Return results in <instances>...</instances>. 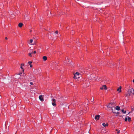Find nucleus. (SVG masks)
I'll return each mask as SVG.
<instances>
[{"label": "nucleus", "instance_id": "nucleus-1", "mask_svg": "<svg viewBox=\"0 0 134 134\" xmlns=\"http://www.w3.org/2000/svg\"><path fill=\"white\" fill-rule=\"evenodd\" d=\"M134 91V90L133 88L129 89L127 92V93L125 94L126 97H128L129 96H131V94H132V92Z\"/></svg>", "mask_w": 134, "mask_h": 134}, {"label": "nucleus", "instance_id": "nucleus-2", "mask_svg": "<svg viewBox=\"0 0 134 134\" xmlns=\"http://www.w3.org/2000/svg\"><path fill=\"white\" fill-rule=\"evenodd\" d=\"M115 105L114 103H109L107 106V107L108 108H110L111 109V110L113 111V107L114 108L115 107Z\"/></svg>", "mask_w": 134, "mask_h": 134}, {"label": "nucleus", "instance_id": "nucleus-3", "mask_svg": "<svg viewBox=\"0 0 134 134\" xmlns=\"http://www.w3.org/2000/svg\"><path fill=\"white\" fill-rule=\"evenodd\" d=\"M80 74L78 72H76L74 76V79H79V77L78 76Z\"/></svg>", "mask_w": 134, "mask_h": 134}, {"label": "nucleus", "instance_id": "nucleus-4", "mask_svg": "<svg viewBox=\"0 0 134 134\" xmlns=\"http://www.w3.org/2000/svg\"><path fill=\"white\" fill-rule=\"evenodd\" d=\"M16 105L14 103L13 105L11 106V109L12 110H14L16 109Z\"/></svg>", "mask_w": 134, "mask_h": 134}, {"label": "nucleus", "instance_id": "nucleus-5", "mask_svg": "<svg viewBox=\"0 0 134 134\" xmlns=\"http://www.w3.org/2000/svg\"><path fill=\"white\" fill-rule=\"evenodd\" d=\"M100 117V115H96L94 119L96 120H98Z\"/></svg>", "mask_w": 134, "mask_h": 134}, {"label": "nucleus", "instance_id": "nucleus-6", "mask_svg": "<svg viewBox=\"0 0 134 134\" xmlns=\"http://www.w3.org/2000/svg\"><path fill=\"white\" fill-rule=\"evenodd\" d=\"M39 98L40 100L41 101H43L44 100L42 95H40L39 96Z\"/></svg>", "mask_w": 134, "mask_h": 134}, {"label": "nucleus", "instance_id": "nucleus-7", "mask_svg": "<svg viewBox=\"0 0 134 134\" xmlns=\"http://www.w3.org/2000/svg\"><path fill=\"white\" fill-rule=\"evenodd\" d=\"M102 125L104 127L107 126L108 125V123L105 124V123H103L102 124Z\"/></svg>", "mask_w": 134, "mask_h": 134}, {"label": "nucleus", "instance_id": "nucleus-8", "mask_svg": "<svg viewBox=\"0 0 134 134\" xmlns=\"http://www.w3.org/2000/svg\"><path fill=\"white\" fill-rule=\"evenodd\" d=\"M102 86L103 89H104L105 90H106L107 89V86L105 85H103Z\"/></svg>", "mask_w": 134, "mask_h": 134}, {"label": "nucleus", "instance_id": "nucleus-9", "mask_svg": "<svg viewBox=\"0 0 134 134\" xmlns=\"http://www.w3.org/2000/svg\"><path fill=\"white\" fill-rule=\"evenodd\" d=\"M23 24L22 23H20L18 24V26L20 27H21L22 26Z\"/></svg>", "mask_w": 134, "mask_h": 134}, {"label": "nucleus", "instance_id": "nucleus-10", "mask_svg": "<svg viewBox=\"0 0 134 134\" xmlns=\"http://www.w3.org/2000/svg\"><path fill=\"white\" fill-rule=\"evenodd\" d=\"M120 107L118 106H116L115 107V109L118 110H119L120 109Z\"/></svg>", "mask_w": 134, "mask_h": 134}, {"label": "nucleus", "instance_id": "nucleus-11", "mask_svg": "<svg viewBox=\"0 0 134 134\" xmlns=\"http://www.w3.org/2000/svg\"><path fill=\"white\" fill-rule=\"evenodd\" d=\"M43 59L44 61H46L47 59V57L46 56H44L43 57Z\"/></svg>", "mask_w": 134, "mask_h": 134}, {"label": "nucleus", "instance_id": "nucleus-12", "mask_svg": "<svg viewBox=\"0 0 134 134\" xmlns=\"http://www.w3.org/2000/svg\"><path fill=\"white\" fill-rule=\"evenodd\" d=\"M67 60H68V63L67 64H72V63H71L70 61V60H69V59H68L67 58Z\"/></svg>", "mask_w": 134, "mask_h": 134}, {"label": "nucleus", "instance_id": "nucleus-13", "mask_svg": "<svg viewBox=\"0 0 134 134\" xmlns=\"http://www.w3.org/2000/svg\"><path fill=\"white\" fill-rule=\"evenodd\" d=\"M52 104L54 106H55L56 105V104H55V102H52Z\"/></svg>", "mask_w": 134, "mask_h": 134}, {"label": "nucleus", "instance_id": "nucleus-14", "mask_svg": "<svg viewBox=\"0 0 134 134\" xmlns=\"http://www.w3.org/2000/svg\"><path fill=\"white\" fill-rule=\"evenodd\" d=\"M127 119H128V121H131V118L130 117L127 116Z\"/></svg>", "mask_w": 134, "mask_h": 134}, {"label": "nucleus", "instance_id": "nucleus-15", "mask_svg": "<svg viewBox=\"0 0 134 134\" xmlns=\"http://www.w3.org/2000/svg\"><path fill=\"white\" fill-rule=\"evenodd\" d=\"M122 112L123 113H124L125 114L126 113V110L124 111V109H122L121 110Z\"/></svg>", "mask_w": 134, "mask_h": 134}, {"label": "nucleus", "instance_id": "nucleus-16", "mask_svg": "<svg viewBox=\"0 0 134 134\" xmlns=\"http://www.w3.org/2000/svg\"><path fill=\"white\" fill-rule=\"evenodd\" d=\"M56 101V100L55 99H54L53 98L52 99V102H55Z\"/></svg>", "mask_w": 134, "mask_h": 134}, {"label": "nucleus", "instance_id": "nucleus-17", "mask_svg": "<svg viewBox=\"0 0 134 134\" xmlns=\"http://www.w3.org/2000/svg\"><path fill=\"white\" fill-rule=\"evenodd\" d=\"M131 110H132V111L129 112V113H131L132 111H134V108H133H133H131Z\"/></svg>", "mask_w": 134, "mask_h": 134}, {"label": "nucleus", "instance_id": "nucleus-18", "mask_svg": "<svg viewBox=\"0 0 134 134\" xmlns=\"http://www.w3.org/2000/svg\"><path fill=\"white\" fill-rule=\"evenodd\" d=\"M117 91L119 92H120L121 91V90H120L119 88L117 89Z\"/></svg>", "mask_w": 134, "mask_h": 134}, {"label": "nucleus", "instance_id": "nucleus-19", "mask_svg": "<svg viewBox=\"0 0 134 134\" xmlns=\"http://www.w3.org/2000/svg\"><path fill=\"white\" fill-rule=\"evenodd\" d=\"M125 121H127V117H126L125 119Z\"/></svg>", "mask_w": 134, "mask_h": 134}, {"label": "nucleus", "instance_id": "nucleus-20", "mask_svg": "<svg viewBox=\"0 0 134 134\" xmlns=\"http://www.w3.org/2000/svg\"><path fill=\"white\" fill-rule=\"evenodd\" d=\"M32 54V53H29V56H30V57H32V55H31V54Z\"/></svg>", "mask_w": 134, "mask_h": 134}, {"label": "nucleus", "instance_id": "nucleus-21", "mask_svg": "<svg viewBox=\"0 0 134 134\" xmlns=\"http://www.w3.org/2000/svg\"><path fill=\"white\" fill-rule=\"evenodd\" d=\"M33 40L32 39H31L30 40V43H31L33 42Z\"/></svg>", "mask_w": 134, "mask_h": 134}, {"label": "nucleus", "instance_id": "nucleus-22", "mask_svg": "<svg viewBox=\"0 0 134 134\" xmlns=\"http://www.w3.org/2000/svg\"><path fill=\"white\" fill-rule=\"evenodd\" d=\"M32 63V62L31 61H29L28 62V63L29 65H30Z\"/></svg>", "mask_w": 134, "mask_h": 134}, {"label": "nucleus", "instance_id": "nucleus-23", "mask_svg": "<svg viewBox=\"0 0 134 134\" xmlns=\"http://www.w3.org/2000/svg\"><path fill=\"white\" fill-rule=\"evenodd\" d=\"M32 53L34 54H35L36 53V51H34L33 52H32Z\"/></svg>", "mask_w": 134, "mask_h": 134}, {"label": "nucleus", "instance_id": "nucleus-24", "mask_svg": "<svg viewBox=\"0 0 134 134\" xmlns=\"http://www.w3.org/2000/svg\"><path fill=\"white\" fill-rule=\"evenodd\" d=\"M55 33L56 34H58V31H55Z\"/></svg>", "mask_w": 134, "mask_h": 134}, {"label": "nucleus", "instance_id": "nucleus-25", "mask_svg": "<svg viewBox=\"0 0 134 134\" xmlns=\"http://www.w3.org/2000/svg\"><path fill=\"white\" fill-rule=\"evenodd\" d=\"M30 67L31 68L32 67V65H31L30 64Z\"/></svg>", "mask_w": 134, "mask_h": 134}, {"label": "nucleus", "instance_id": "nucleus-26", "mask_svg": "<svg viewBox=\"0 0 134 134\" xmlns=\"http://www.w3.org/2000/svg\"><path fill=\"white\" fill-rule=\"evenodd\" d=\"M119 89L120 90H121V87L120 86L119 87Z\"/></svg>", "mask_w": 134, "mask_h": 134}, {"label": "nucleus", "instance_id": "nucleus-27", "mask_svg": "<svg viewBox=\"0 0 134 134\" xmlns=\"http://www.w3.org/2000/svg\"><path fill=\"white\" fill-rule=\"evenodd\" d=\"M120 132V131H118L117 133L118 134H119V133Z\"/></svg>", "mask_w": 134, "mask_h": 134}, {"label": "nucleus", "instance_id": "nucleus-28", "mask_svg": "<svg viewBox=\"0 0 134 134\" xmlns=\"http://www.w3.org/2000/svg\"><path fill=\"white\" fill-rule=\"evenodd\" d=\"M30 84L31 85H33V83H32V82H30Z\"/></svg>", "mask_w": 134, "mask_h": 134}, {"label": "nucleus", "instance_id": "nucleus-29", "mask_svg": "<svg viewBox=\"0 0 134 134\" xmlns=\"http://www.w3.org/2000/svg\"><path fill=\"white\" fill-rule=\"evenodd\" d=\"M100 88L101 90H103V87H102Z\"/></svg>", "mask_w": 134, "mask_h": 134}, {"label": "nucleus", "instance_id": "nucleus-30", "mask_svg": "<svg viewBox=\"0 0 134 134\" xmlns=\"http://www.w3.org/2000/svg\"><path fill=\"white\" fill-rule=\"evenodd\" d=\"M113 111V112L114 113H116V112H115V111H113H113Z\"/></svg>", "mask_w": 134, "mask_h": 134}, {"label": "nucleus", "instance_id": "nucleus-31", "mask_svg": "<svg viewBox=\"0 0 134 134\" xmlns=\"http://www.w3.org/2000/svg\"><path fill=\"white\" fill-rule=\"evenodd\" d=\"M120 113L119 112H118L117 113H116V114H119Z\"/></svg>", "mask_w": 134, "mask_h": 134}, {"label": "nucleus", "instance_id": "nucleus-32", "mask_svg": "<svg viewBox=\"0 0 134 134\" xmlns=\"http://www.w3.org/2000/svg\"><path fill=\"white\" fill-rule=\"evenodd\" d=\"M20 68L21 69H23V68L22 67V66H20Z\"/></svg>", "mask_w": 134, "mask_h": 134}, {"label": "nucleus", "instance_id": "nucleus-33", "mask_svg": "<svg viewBox=\"0 0 134 134\" xmlns=\"http://www.w3.org/2000/svg\"><path fill=\"white\" fill-rule=\"evenodd\" d=\"M21 66H23V65H24V64H23H23H21Z\"/></svg>", "mask_w": 134, "mask_h": 134}, {"label": "nucleus", "instance_id": "nucleus-34", "mask_svg": "<svg viewBox=\"0 0 134 134\" xmlns=\"http://www.w3.org/2000/svg\"><path fill=\"white\" fill-rule=\"evenodd\" d=\"M57 99L58 100V101H59L60 100V99H59V98H57Z\"/></svg>", "mask_w": 134, "mask_h": 134}, {"label": "nucleus", "instance_id": "nucleus-35", "mask_svg": "<svg viewBox=\"0 0 134 134\" xmlns=\"http://www.w3.org/2000/svg\"><path fill=\"white\" fill-rule=\"evenodd\" d=\"M14 15L13 14H12L11 15V16H13Z\"/></svg>", "mask_w": 134, "mask_h": 134}, {"label": "nucleus", "instance_id": "nucleus-36", "mask_svg": "<svg viewBox=\"0 0 134 134\" xmlns=\"http://www.w3.org/2000/svg\"><path fill=\"white\" fill-rule=\"evenodd\" d=\"M5 39H6V40H7V37H5Z\"/></svg>", "mask_w": 134, "mask_h": 134}, {"label": "nucleus", "instance_id": "nucleus-37", "mask_svg": "<svg viewBox=\"0 0 134 134\" xmlns=\"http://www.w3.org/2000/svg\"><path fill=\"white\" fill-rule=\"evenodd\" d=\"M132 94H134V92H132Z\"/></svg>", "mask_w": 134, "mask_h": 134}, {"label": "nucleus", "instance_id": "nucleus-38", "mask_svg": "<svg viewBox=\"0 0 134 134\" xmlns=\"http://www.w3.org/2000/svg\"><path fill=\"white\" fill-rule=\"evenodd\" d=\"M133 82L134 83V79L133 80Z\"/></svg>", "mask_w": 134, "mask_h": 134}, {"label": "nucleus", "instance_id": "nucleus-39", "mask_svg": "<svg viewBox=\"0 0 134 134\" xmlns=\"http://www.w3.org/2000/svg\"><path fill=\"white\" fill-rule=\"evenodd\" d=\"M92 100V102L93 101V99H91Z\"/></svg>", "mask_w": 134, "mask_h": 134}, {"label": "nucleus", "instance_id": "nucleus-40", "mask_svg": "<svg viewBox=\"0 0 134 134\" xmlns=\"http://www.w3.org/2000/svg\"><path fill=\"white\" fill-rule=\"evenodd\" d=\"M80 43H79V45H80Z\"/></svg>", "mask_w": 134, "mask_h": 134}, {"label": "nucleus", "instance_id": "nucleus-41", "mask_svg": "<svg viewBox=\"0 0 134 134\" xmlns=\"http://www.w3.org/2000/svg\"><path fill=\"white\" fill-rule=\"evenodd\" d=\"M116 131H118V130H116Z\"/></svg>", "mask_w": 134, "mask_h": 134}, {"label": "nucleus", "instance_id": "nucleus-42", "mask_svg": "<svg viewBox=\"0 0 134 134\" xmlns=\"http://www.w3.org/2000/svg\"><path fill=\"white\" fill-rule=\"evenodd\" d=\"M73 31H72V32H73ZM72 33H73V32H72Z\"/></svg>", "mask_w": 134, "mask_h": 134}]
</instances>
